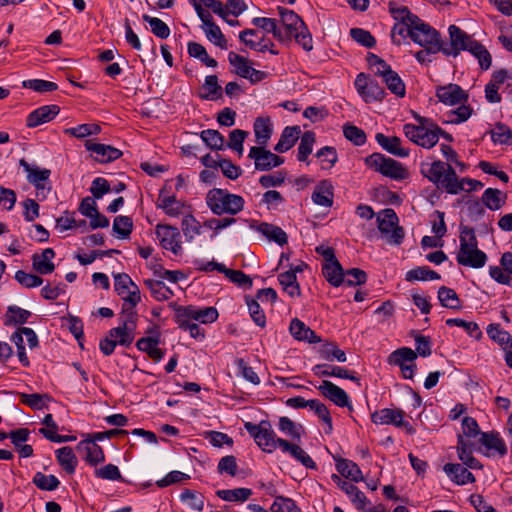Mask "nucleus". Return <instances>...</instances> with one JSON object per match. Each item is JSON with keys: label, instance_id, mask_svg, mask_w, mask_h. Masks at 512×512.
<instances>
[{"label": "nucleus", "instance_id": "obj_52", "mask_svg": "<svg viewBox=\"0 0 512 512\" xmlns=\"http://www.w3.org/2000/svg\"><path fill=\"white\" fill-rule=\"evenodd\" d=\"M477 60L482 70H488L492 64V56L489 51L480 42L474 41L468 49Z\"/></svg>", "mask_w": 512, "mask_h": 512}, {"label": "nucleus", "instance_id": "obj_63", "mask_svg": "<svg viewBox=\"0 0 512 512\" xmlns=\"http://www.w3.org/2000/svg\"><path fill=\"white\" fill-rule=\"evenodd\" d=\"M245 300H246V304L248 306L249 314H250L252 320L254 321V323L257 326L264 328L266 326V315H265L263 309L260 307V304L257 301V299L247 296L245 298Z\"/></svg>", "mask_w": 512, "mask_h": 512}, {"label": "nucleus", "instance_id": "obj_10", "mask_svg": "<svg viewBox=\"0 0 512 512\" xmlns=\"http://www.w3.org/2000/svg\"><path fill=\"white\" fill-rule=\"evenodd\" d=\"M398 221V216L392 208H386L377 215L379 231L394 245H400L405 237L404 229L398 226Z\"/></svg>", "mask_w": 512, "mask_h": 512}, {"label": "nucleus", "instance_id": "obj_1", "mask_svg": "<svg viewBox=\"0 0 512 512\" xmlns=\"http://www.w3.org/2000/svg\"><path fill=\"white\" fill-rule=\"evenodd\" d=\"M421 174L439 189H444L449 194H458L465 190L464 184L469 185L468 192L483 187V183L475 179L467 177L458 179L456 171L451 164L440 160L430 164H422Z\"/></svg>", "mask_w": 512, "mask_h": 512}, {"label": "nucleus", "instance_id": "obj_26", "mask_svg": "<svg viewBox=\"0 0 512 512\" xmlns=\"http://www.w3.org/2000/svg\"><path fill=\"white\" fill-rule=\"evenodd\" d=\"M78 452L85 453L84 459L91 466H96L105 461V454L101 446L92 440H83L76 446Z\"/></svg>", "mask_w": 512, "mask_h": 512}, {"label": "nucleus", "instance_id": "obj_2", "mask_svg": "<svg viewBox=\"0 0 512 512\" xmlns=\"http://www.w3.org/2000/svg\"><path fill=\"white\" fill-rule=\"evenodd\" d=\"M460 247L456 256L462 266L479 269L485 266L487 254L478 248V240L472 227L460 226Z\"/></svg>", "mask_w": 512, "mask_h": 512}, {"label": "nucleus", "instance_id": "obj_15", "mask_svg": "<svg viewBox=\"0 0 512 512\" xmlns=\"http://www.w3.org/2000/svg\"><path fill=\"white\" fill-rule=\"evenodd\" d=\"M248 157L254 160L255 169L259 171H269L284 163V158L265 149V146L251 147Z\"/></svg>", "mask_w": 512, "mask_h": 512}, {"label": "nucleus", "instance_id": "obj_62", "mask_svg": "<svg viewBox=\"0 0 512 512\" xmlns=\"http://www.w3.org/2000/svg\"><path fill=\"white\" fill-rule=\"evenodd\" d=\"M207 39L221 49H227V40L220 27L215 23H210L207 27H202Z\"/></svg>", "mask_w": 512, "mask_h": 512}, {"label": "nucleus", "instance_id": "obj_50", "mask_svg": "<svg viewBox=\"0 0 512 512\" xmlns=\"http://www.w3.org/2000/svg\"><path fill=\"white\" fill-rule=\"evenodd\" d=\"M216 495L224 501L244 502L250 498L252 495V490L244 487L235 489H223L217 490Z\"/></svg>", "mask_w": 512, "mask_h": 512}, {"label": "nucleus", "instance_id": "obj_14", "mask_svg": "<svg viewBox=\"0 0 512 512\" xmlns=\"http://www.w3.org/2000/svg\"><path fill=\"white\" fill-rule=\"evenodd\" d=\"M218 311L215 307H197L194 305L179 306L176 309V317L181 321L190 319L203 324L213 323L218 318Z\"/></svg>", "mask_w": 512, "mask_h": 512}, {"label": "nucleus", "instance_id": "obj_47", "mask_svg": "<svg viewBox=\"0 0 512 512\" xmlns=\"http://www.w3.org/2000/svg\"><path fill=\"white\" fill-rule=\"evenodd\" d=\"M31 315L32 313L30 311L18 307L16 305H11L7 308L4 319V325L16 326L25 324L31 317Z\"/></svg>", "mask_w": 512, "mask_h": 512}, {"label": "nucleus", "instance_id": "obj_30", "mask_svg": "<svg viewBox=\"0 0 512 512\" xmlns=\"http://www.w3.org/2000/svg\"><path fill=\"white\" fill-rule=\"evenodd\" d=\"M377 143L388 153L405 158L409 156V149L401 146V139L396 136H386L382 133H377L375 136Z\"/></svg>", "mask_w": 512, "mask_h": 512}, {"label": "nucleus", "instance_id": "obj_19", "mask_svg": "<svg viewBox=\"0 0 512 512\" xmlns=\"http://www.w3.org/2000/svg\"><path fill=\"white\" fill-rule=\"evenodd\" d=\"M331 478L333 482L336 483L338 487L348 495L351 502L355 505L356 509L365 511V507L367 504H369V500L357 486L348 481L343 480L337 474H333Z\"/></svg>", "mask_w": 512, "mask_h": 512}, {"label": "nucleus", "instance_id": "obj_38", "mask_svg": "<svg viewBox=\"0 0 512 512\" xmlns=\"http://www.w3.org/2000/svg\"><path fill=\"white\" fill-rule=\"evenodd\" d=\"M322 274L332 286L338 287L344 282V271L337 259L323 263Z\"/></svg>", "mask_w": 512, "mask_h": 512}, {"label": "nucleus", "instance_id": "obj_48", "mask_svg": "<svg viewBox=\"0 0 512 512\" xmlns=\"http://www.w3.org/2000/svg\"><path fill=\"white\" fill-rule=\"evenodd\" d=\"M278 428L292 440L300 442L304 430L301 424H297L290 418L282 416L279 418Z\"/></svg>", "mask_w": 512, "mask_h": 512}, {"label": "nucleus", "instance_id": "obj_41", "mask_svg": "<svg viewBox=\"0 0 512 512\" xmlns=\"http://www.w3.org/2000/svg\"><path fill=\"white\" fill-rule=\"evenodd\" d=\"M24 337L27 340L29 348L33 349L38 346V337L33 329L28 327H19L12 335L11 341L16 345V348H23L24 346Z\"/></svg>", "mask_w": 512, "mask_h": 512}, {"label": "nucleus", "instance_id": "obj_46", "mask_svg": "<svg viewBox=\"0 0 512 512\" xmlns=\"http://www.w3.org/2000/svg\"><path fill=\"white\" fill-rule=\"evenodd\" d=\"M252 24L267 33H272L279 42L285 43L286 34H281V27L277 25L276 19L266 17H255Z\"/></svg>", "mask_w": 512, "mask_h": 512}, {"label": "nucleus", "instance_id": "obj_27", "mask_svg": "<svg viewBox=\"0 0 512 512\" xmlns=\"http://www.w3.org/2000/svg\"><path fill=\"white\" fill-rule=\"evenodd\" d=\"M85 148L88 151L96 154L97 159L100 162H104V163L112 162L122 156V152L119 149H117L113 146H110V145L94 143L91 140H87L85 142Z\"/></svg>", "mask_w": 512, "mask_h": 512}, {"label": "nucleus", "instance_id": "obj_12", "mask_svg": "<svg viewBox=\"0 0 512 512\" xmlns=\"http://www.w3.org/2000/svg\"><path fill=\"white\" fill-rule=\"evenodd\" d=\"M450 43L442 41L441 52L446 56L457 57L461 51H468L474 39L456 25L448 28Z\"/></svg>", "mask_w": 512, "mask_h": 512}, {"label": "nucleus", "instance_id": "obj_6", "mask_svg": "<svg viewBox=\"0 0 512 512\" xmlns=\"http://www.w3.org/2000/svg\"><path fill=\"white\" fill-rule=\"evenodd\" d=\"M244 427L259 448L266 453H273L277 448H280V441L285 440L277 437L271 423L266 420H262L258 424L246 422Z\"/></svg>", "mask_w": 512, "mask_h": 512}, {"label": "nucleus", "instance_id": "obj_56", "mask_svg": "<svg viewBox=\"0 0 512 512\" xmlns=\"http://www.w3.org/2000/svg\"><path fill=\"white\" fill-rule=\"evenodd\" d=\"M417 358V354L409 347H402L393 351L388 357L390 365L402 366L406 362H413Z\"/></svg>", "mask_w": 512, "mask_h": 512}, {"label": "nucleus", "instance_id": "obj_8", "mask_svg": "<svg viewBox=\"0 0 512 512\" xmlns=\"http://www.w3.org/2000/svg\"><path fill=\"white\" fill-rule=\"evenodd\" d=\"M365 163L376 172L394 180H404L409 176L408 170L398 161L385 157L381 153H373L365 159Z\"/></svg>", "mask_w": 512, "mask_h": 512}, {"label": "nucleus", "instance_id": "obj_49", "mask_svg": "<svg viewBox=\"0 0 512 512\" xmlns=\"http://www.w3.org/2000/svg\"><path fill=\"white\" fill-rule=\"evenodd\" d=\"M278 280L283 290L290 296L295 297L300 295V286L297 282L295 270H289L279 274Z\"/></svg>", "mask_w": 512, "mask_h": 512}, {"label": "nucleus", "instance_id": "obj_16", "mask_svg": "<svg viewBox=\"0 0 512 512\" xmlns=\"http://www.w3.org/2000/svg\"><path fill=\"white\" fill-rule=\"evenodd\" d=\"M155 233L162 248L172 251L175 255L181 252V235L178 228L167 224H158Z\"/></svg>", "mask_w": 512, "mask_h": 512}, {"label": "nucleus", "instance_id": "obj_29", "mask_svg": "<svg viewBox=\"0 0 512 512\" xmlns=\"http://www.w3.org/2000/svg\"><path fill=\"white\" fill-rule=\"evenodd\" d=\"M289 331L291 335L298 341H307L311 344L321 342V338L298 318L291 320Z\"/></svg>", "mask_w": 512, "mask_h": 512}, {"label": "nucleus", "instance_id": "obj_36", "mask_svg": "<svg viewBox=\"0 0 512 512\" xmlns=\"http://www.w3.org/2000/svg\"><path fill=\"white\" fill-rule=\"evenodd\" d=\"M301 133L299 126H287L282 131L278 143L275 145L274 150L278 153H284L291 149Z\"/></svg>", "mask_w": 512, "mask_h": 512}, {"label": "nucleus", "instance_id": "obj_3", "mask_svg": "<svg viewBox=\"0 0 512 512\" xmlns=\"http://www.w3.org/2000/svg\"><path fill=\"white\" fill-rule=\"evenodd\" d=\"M278 11L282 22L281 34H286L287 37L285 42L294 38L304 50L311 51L313 48L312 36L304 21L293 10L278 7Z\"/></svg>", "mask_w": 512, "mask_h": 512}, {"label": "nucleus", "instance_id": "obj_34", "mask_svg": "<svg viewBox=\"0 0 512 512\" xmlns=\"http://www.w3.org/2000/svg\"><path fill=\"white\" fill-rule=\"evenodd\" d=\"M251 227L264 235L268 240L274 241L281 246L288 242V236L286 232L279 226L261 222L256 226L251 225Z\"/></svg>", "mask_w": 512, "mask_h": 512}, {"label": "nucleus", "instance_id": "obj_11", "mask_svg": "<svg viewBox=\"0 0 512 512\" xmlns=\"http://www.w3.org/2000/svg\"><path fill=\"white\" fill-rule=\"evenodd\" d=\"M411 40L420 46H442L440 33L431 25L425 23L417 15L410 20Z\"/></svg>", "mask_w": 512, "mask_h": 512}, {"label": "nucleus", "instance_id": "obj_43", "mask_svg": "<svg viewBox=\"0 0 512 512\" xmlns=\"http://www.w3.org/2000/svg\"><path fill=\"white\" fill-rule=\"evenodd\" d=\"M440 304L451 310H460L462 308V301L458 297L454 289L441 286L437 293Z\"/></svg>", "mask_w": 512, "mask_h": 512}, {"label": "nucleus", "instance_id": "obj_25", "mask_svg": "<svg viewBox=\"0 0 512 512\" xmlns=\"http://www.w3.org/2000/svg\"><path fill=\"white\" fill-rule=\"evenodd\" d=\"M20 166L27 173V180L34 185L37 190L45 189V182H47L51 175V170L46 168H39L35 165H30L25 159L19 161Z\"/></svg>", "mask_w": 512, "mask_h": 512}, {"label": "nucleus", "instance_id": "obj_20", "mask_svg": "<svg viewBox=\"0 0 512 512\" xmlns=\"http://www.w3.org/2000/svg\"><path fill=\"white\" fill-rule=\"evenodd\" d=\"M488 336L497 342L505 351V362L507 366L512 368V337L501 329L499 324H490L487 328Z\"/></svg>", "mask_w": 512, "mask_h": 512}, {"label": "nucleus", "instance_id": "obj_54", "mask_svg": "<svg viewBox=\"0 0 512 512\" xmlns=\"http://www.w3.org/2000/svg\"><path fill=\"white\" fill-rule=\"evenodd\" d=\"M187 50L189 56L199 59L207 67L214 68L217 66V61L208 55L205 47L202 44L191 41L187 45Z\"/></svg>", "mask_w": 512, "mask_h": 512}, {"label": "nucleus", "instance_id": "obj_60", "mask_svg": "<svg viewBox=\"0 0 512 512\" xmlns=\"http://www.w3.org/2000/svg\"><path fill=\"white\" fill-rule=\"evenodd\" d=\"M203 142L213 150H222L224 148V136L217 130L207 129L200 133Z\"/></svg>", "mask_w": 512, "mask_h": 512}, {"label": "nucleus", "instance_id": "obj_39", "mask_svg": "<svg viewBox=\"0 0 512 512\" xmlns=\"http://www.w3.org/2000/svg\"><path fill=\"white\" fill-rule=\"evenodd\" d=\"M480 442L488 450H494L501 457L507 454L506 444L498 432L492 431L481 433Z\"/></svg>", "mask_w": 512, "mask_h": 512}, {"label": "nucleus", "instance_id": "obj_35", "mask_svg": "<svg viewBox=\"0 0 512 512\" xmlns=\"http://www.w3.org/2000/svg\"><path fill=\"white\" fill-rule=\"evenodd\" d=\"M256 142L259 146H266L271 138L273 127L269 117H258L253 124Z\"/></svg>", "mask_w": 512, "mask_h": 512}, {"label": "nucleus", "instance_id": "obj_22", "mask_svg": "<svg viewBox=\"0 0 512 512\" xmlns=\"http://www.w3.org/2000/svg\"><path fill=\"white\" fill-rule=\"evenodd\" d=\"M404 412L401 409L384 408L372 414V422L375 424H393L397 427H406L411 430L410 424L403 421Z\"/></svg>", "mask_w": 512, "mask_h": 512}, {"label": "nucleus", "instance_id": "obj_59", "mask_svg": "<svg viewBox=\"0 0 512 512\" xmlns=\"http://www.w3.org/2000/svg\"><path fill=\"white\" fill-rule=\"evenodd\" d=\"M446 325L449 327H461L472 338L480 339L482 337V331L476 322L466 321L461 318H449L446 320Z\"/></svg>", "mask_w": 512, "mask_h": 512}, {"label": "nucleus", "instance_id": "obj_61", "mask_svg": "<svg viewBox=\"0 0 512 512\" xmlns=\"http://www.w3.org/2000/svg\"><path fill=\"white\" fill-rule=\"evenodd\" d=\"M203 89L206 90L207 93L201 95L202 99L216 100L222 97V88L218 84V77L216 75L206 76Z\"/></svg>", "mask_w": 512, "mask_h": 512}, {"label": "nucleus", "instance_id": "obj_31", "mask_svg": "<svg viewBox=\"0 0 512 512\" xmlns=\"http://www.w3.org/2000/svg\"><path fill=\"white\" fill-rule=\"evenodd\" d=\"M55 257V252L52 248H46L42 251L41 254H33L32 256V266L33 269L41 274L47 275L54 271L55 265L52 262V259Z\"/></svg>", "mask_w": 512, "mask_h": 512}, {"label": "nucleus", "instance_id": "obj_58", "mask_svg": "<svg viewBox=\"0 0 512 512\" xmlns=\"http://www.w3.org/2000/svg\"><path fill=\"white\" fill-rule=\"evenodd\" d=\"M315 133L306 131L301 136L300 144L298 146L297 159L300 162H305L308 156L312 153L313 145L315 143Z\"/></svg>", "mask_w": 512, "mask_h": 512}, {"label": "nucleus", "instance_id": "obj_28", "mask_svg": "<svg viewBox=\"0 0 512 512\" xmlns=\"http://www.w3.org/2000/svg\"><path fill=\"white\" fill-rule=\"evenodd\" d=\"M334 187L330 180H321L315 187L311 199L319 206L330 207L333 204Z\"/></svg>", "mask_w": 512, "mask_h": 512}, {"label": "nucleus", "instance_id": "obj_42", "mask_svg": "<svg viewBox=\"0 0 512 512\" xmlns=\"http://www.w3.org/2000/svg\"><path fill=\"white\" fill-rule=\"evenodd\" d=\"M506 194L496 188H487L481 197L482 203L490 210H499L506 202Z\"/></svg>", "mask_w": 512, "mask_h": 512}, {"label": "nucleus", "instance_id": "obj_9", "mask_svg": "<svg viewBox=\"0 0 512 512\" xmlns=\"http://www.w3.org/2000/svg\"><path fill=\"white\" fill-rule=\"evenodd\" d=\"M389 12L396 20V23L391 30V39L394 44L400 46L406 37L411 38L412 26L410 25V19L408 20V18L412 19V16H415V14H413L408 7H398L392 2L389 3Z\"/></svg>", "mask_w": 512, "mask_h": 512}, {"label": "nucleus", "instance_id": "obj_32", "mask_svg": "<svg viewBox=\"0 0 512 512\" xmlns=\"http://www.w3.org/2000/svg\"><path fill=\"white\" fill-rule=\"evenodd\" d=\"M444 472L448 477L457 485H465L467 483L475 482L474 475L461 464L447 463L443 467Z\"/></svg>", "mask_w": 512, "mask_h": 512}, {"label": "nucleus", "instance_id": "obj_53", "mask_svg": "<svg viewBox=\"0 0 512 512\" xmlns=\"http://www.w3.org/2000/svg\"><path fill=\"white\" fill-rule=\"evenodd\" d=\"M144 284L149 288L152 296L157 301H165L173 296V291L161 280L147 279Z\"/></svg>", "mask_w": 512, "mask_h": 512}, {"label": "nucleus", "instance_id": "obj_55", "mask_svg": "<svg viewBox=\"0 0 512 512\" xmlns=\"http://www.w3.org/2000/svg\"><path fill=\"white\" fill-rule=\"evenodd\" d=\"M51 397L48 394H26L20 393L21 403L29 406L33 410H42L47 408V402L51 401Z\"/></svg>", "mask_w": 512, "mask_h": 512}, {"label": "nucleus", "instance_id": "obj_5", "mask_svg": "<svg viewBox=\"0 0 512 512\" xmlns=\"http://www.w3.org/2000/svg\"><path fill=\"white\" fill-rule=\"evenodd\" d=\"M367 63L374 74L381 77L387 89L397 97L403 98L406 94V85L399 74L379 56L368 53Z\"/></svg>", "mask_w": 512, "mask_h": 512}, {"label": "nucleus", "instance_id": "obj_64", "mask_svg": "<svg viewBox=\"0 0 512 512\" xmlns=\"http://www.w3.org/2000/svg\"><path fill=\"white\" fill-rule=\"evenodd\" d=\"M490 134L494 144H512V130L503 123H497L495 129L490 131Z\"/></svg>", "mask_w": 512, "mask_h": 512}, {"label": "nucleus", "instance_id": "obj_7", "mask_svg": "<svg viewBox=\"0 0 512 512\" xmlns=\"http://www.w3.org/2000/svg\"><path fill=\"white\" fill-rule=\"evenodd\" d=\"M138 314L131 308L123 307L119 315V326L109 330V336L124 347H129L136 335Z\"/></svg>", "mask_w": 512, "mask_h": 512}, {"label": "nucleus", "instance_id": "obj_45", "mask_svg": "<svg viewBox=\"0 0 512 512\" xmlns=\"http://www.w3.org/2000/svg\"><path fill=\"white\" fill-rule=\"evenodd\" d=\"M163 192L164 190L162 189L160 191L156 207L162 209L165 212V214H167L170 217L179 216L183 205L176 199L174 195L164 196Z\"/></svg>", "mask_w": 512, "mask_h": 512}, {"label": "nucleus", "instance_id": "obj_51", "mask_svg": "<svg viewBox=\"0 0 512 512\" xmlns=\"http://www.w3.org/2000/svg\"><path fill=\"white\" fill-rule=\"evenodd\" d=\"M205 497L202 493L191 489H184L180 494V501L188 508L195 511H202L204 509Z\"/></svg>", "mask_w": 512, "mask_h": 512}, {"label": "nucleus", "instance_id": "obj_17", "mask_svg": "<svg viewBox=\"0 0 512 512\" xmlns=\"http://www.w3.org/2000/svg\"><path fill=\"white\" fill-rule=\"evenodd\" d=\"M403 132L411 142L426 149L434 147L438 142L436 133L427 131L423 127H416L414 124H405Z\"/></svg>", "mask_w": 512, "mask_h": 512}, {"label": "nucleus", "instance_id": "obj_21", "mask_svg": "<svg viewBox=\"0 0 512 512\" xmlns=\"http://www.w3.org/2000/svg\"><path fill=\"white\" fill-rule=\"evenodd\" d=\"M60 112V107L55 104L41 106L30 112L26 118V125L35 128L52 121Z\"/></svg>", "mask_w": 512, "mask_h": 512}, {"label": "nucleus", "instance_id": "obj_57", "mask_svg": "<svg viewBox=\"0 0 512 512\" xmlns=\"http://www.w3.org/2000/svg\"><path fill=\"white\" fill-rule=\"evenodd\" d=\"M440 274L436 271L431 270L428 266H421L409 270L406 273L405 279L409 282L412 281H426V280H439Z\"/></svg>", "mask_w": 512, "mask_h": 512}, {"label": "nucleus", "instance_id": "obj_4", "mask_svg": "<svg viewBox=\"0 0 512 512\" xmlns=\"http://www.w3.org/2000/svg\"><path fill=\"white\" fill-rule=\"evenodd\" d=\"M205 201L210 211L217 216L224 214L236 215L243 211L245 206V200L242 196L221 188L209 190Z\"/></svg>", "mask_w": 512, "mask_h": 512}, {"label": "nucleus", "instance_id": "obj_23", "mask_svg": "<svg viewBox=\"0 0 512 512\" xmlns=\"http://www.w3.org/2000/svg\"><path fill=\"white\" fill-rule=\"evenodd\" d=\"M320 393L339 407H350L348 394L333 382L323 380L319 385Z\"/></svg>", "mask_w": 512, "mask_h": 512}, {"label": "nucleus", "instance_id": "obj_13", "mask_svg": "<svg viewBox=\"0 0 512 512\" xmlns=\"http://www.w3.org/2000/svg\"><path fill=\"white\" fill-rule=\"evenodd\" d=\"M354 85L358 94L366 103L382 101L387 95L379 83L369 78L365 73H359L356 76Z\"/></svg>", "mask_w": 512, "mask_h": 512}, {"label": "nucleus", "instance_id": "obj_44", "mask_svg": "<svg viewBox=\"0 0 512 512\" xmlns=\"http://www.w3.org/2000/svg\"><path fill=\"white\" fill-rule=\"evenodd\" d=\"M56 458L59 465L68 474H73L75 472L78 461L71 447L64 446L56 450Z\"/></svg>", "mask_w": 512, "mask_h": 512}, {"label": "nucleus", "instance_id": "obj_40", "mask_svg": "<svg viewBox=\"0 0 512 512\" xmlns=\"http://www.w3.org/2000/svg\"><path fill=\"white\" fill-rule=\"evenodd\" d=\"M457 452L459 459L470 469H481L482 465L473 455L471 444L466 442L461 435L458 436Z\"/></svg>", "mask_w": 512, "mask_h": 512}, {"label": "nucleus", "instance_id": "obj_18", "mask_svg": "<svg viewBox=\"0 0 512 512\" xmlns=\"http://www.w3.org/2000/svg\"><path fill=\"white\" fill-rule=\"evenodd\" d=\"M436 97L440 102L448 106H455L465 103L468 100L467 92L454 83L438 87L436 90Z\"/></svg>", "mask_w": 512, "mask_h": 512}, {"label": "nucleus", "instance_id": "obj_33", "mask_svg": "<svg viewBox=\"0 0 512 512\" xmlns=\"http://www.w3.org/2000/svg\"><path fill=\"white\" fill-rule=\"evenodd\" d=\"M312 370L314 374L319 377L334 376L343 379H349L359 384V378L355 375V372H350L347 369L340 366L318 364L315 365Z\"/></svg>", "mask_w": 512, "mask_h": 512}, {"label": "nucleus", "instance_id": "obj_24", "mask_svg": "<svg viewBox=\"0 0 512 512\" xmlns=\"http://www.w3.org/2000/svg\"><path fill=\"white\" fill-rule=\"evenodd\" d=\"M280 449L283 453L290 455L295 461L302 464L305 468L312 470L317 469L315 461L298 444L289 442L285 439L284 441H280Z\"/></svg>", "mask_w": 512, "mask_h": 512}, {"label": "nucleus", "instance_id": "obj_37", "mask_svg": "<svg viewBox=\"0 0 512 512\" xmlns=\"http://www.w3.org/2000/svg\"><path fill=\"white\" fill-rule=\"evenodd\" d=\"M335 461L336 469L341 476L350 479L353 482H360L364 480L362 472L355 462L340 457L335 458Z\"/></svg>", "mask_w": 512, "mask_h": 512}]
</instances>
